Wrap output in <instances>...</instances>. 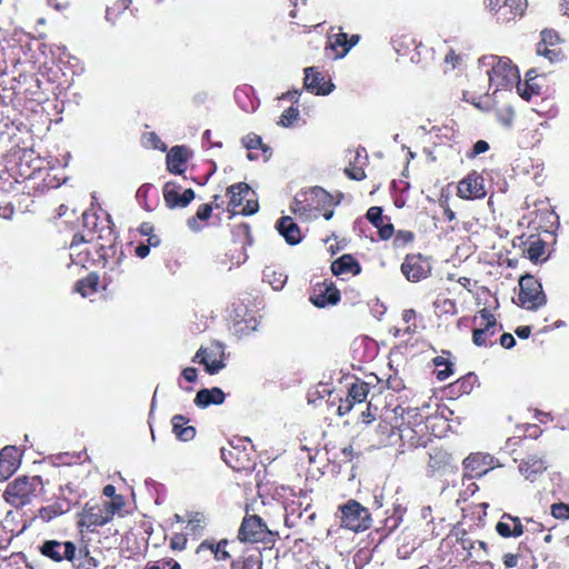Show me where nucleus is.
<instances>
[{
    "mask_svg": "<svg viewBox=\"0 0 569 569\" xmlns=\"http://www.w3.org/2000/svg\"><path fill=\"white\" fill-rule=\"evenodd\" d=\"M228 194L230 196L229 210L233 213L237 212L239 207H241L240 212L244 216L253 214L258 211L259 204L257 199L253 198L254 192L247 183L239 182L230 186Z\"/></svg>",
    "mask_w": 569,
    "mask_h": 569,
    "instance_id": "1",
    "label": "nucleus"
},
{
    "mask_svg": "<svg viewBox=\"0 0 569 569\" xmlns=\"http://www.w3.org/2000/svg\"><path fill=\"white\" fill-rule=\"evenodd\" d=\"M341 525L355 532L363 531L370 527L371 518L367 508L356 500H349L341 508Z\"/></svg>",
    "mask_w": 569,
    "mask_h": 569,
    "instance_id": "2",
    "label": "nucleus"
},
{
    "mask_svg": "<svg viewBox=\"0 0 569 569\" xmlns=\"http://www.w3.org/2000/svg\"><path fill=\"white\" fill-rule=\"evenodd\" d=\"M487 7L500 23H508L522 17L527 0H487Z\"/></svg>",
    "mask_w": 569,
    "mask_h": 569,
    "instance_id": "3",
    "label": "nucleus"
},
{
    "mask_svg": "<svg viewBox=\"0 0 569 569\" xmlns=\"http://www.w3.org/2000/svg\"><path fill=\"white\" fill-rule=\"evenodd\" d=\"M519 300L526 309L533 310L545 305L546 297L541 284L531 276H525L519 281Z\"/></svg>",
    "mask_w": 569,
    "mask_h": 569,
    "instance_id": "4",
    "label": "nucleus"
},
{
    "mask_svg": "<svg viewBox=\"0 0 569 569\" xmlns=\"http://www.w3.org/2000/svg\"><path fill=\"white\" fill-rule=\"evenodd\" d=\"M39 551L56 562L62 560L74 562L77 559V547L71 541L46 540L39 546Z\"/></svg>",
    "mask_w": 569,
    "mask_h": 569,
    "instance_id": "5",
    "label": "nucleus"
},
{
    "mask_svg": "<svg viewBox=\"0 0 569 569\" xmlns=\"http://www.w3.org/2000/svg\"><path fill=\"white\" fill-rule=\"evenodd\" d=\"M359 34L349 36L342 31L330 34L328 36L326 44V54L332 59L343 58L350 49L359 42Z\"/></svg>",
    "mask_w": 569,
    "mask_h": 569,
    "instance_id": "6",
    "label": "nucleus"
},
{
    "mask_svg": "<svg viewBox=\"0 0 569 569\" xmlns=\"http://www.w3.org/2000/svg\"><path fill=\"white\" fill-rule=\"evenodd\" d=\"M37 480L27 477L19 478L9 483L6 490L7 500L16 506H23L29 502L30 497L36 491Z\"/></svg>",
    "mask_w": 569,
    "mask_h": 569,
    "instance_id": "7",
    "label": "nucleus"
},
{
    "mask_svg": "<svg viewBox=\"0 0 569 569\" xmlns=\"http://www.w3.org/2000/svg\"><path fill=\"white\" fill-rule=\"evenodd\" d=\"M270 533L267 525L256 515L244 517L238 533V538L243 542H258L266 539Z\"/></svg>",
    "mask_w": 569,
    "mask_h": 569,
    "instance_id": "8",
    "label": "nucleus"
},
{
    "mask_svg": "<svg viewBox=\"0 0 569 569\" xmlns=\"http://www.w3.org/2000/svg\"><path fill=\"white\" fill-rule=\"evenodd\" d=\"M473 321L478 328L473 330L472 341L477 346H483L487 339L496 333V318L488 309H482Z\"/></svg>",
    "mask_w": 569,
    "mask_h": 569,
    "instance_id": "9",
    "label": "nucleus"
},
{
    "mask_svg": "<svg viewBox=\"0 0 569 569\" xmlns=\"http://www.w3.org/2000/svg\"><path fill=\"white\" fill-rule=\"evenodd\" d=\"M180 191L181 187L176 182L169 181L163 186V199L169 209L186 208L194 199L192 189Z\"/></svg>",
    "mask_w": 569,
    "mask_h": 569,
    "instance_id": "10",
    "label": "nucleus"
},
{
    "mask_svg": "<svg viewBox=\"0 0 569 569\" xmlns=\"http://www.w3.org/2000/svg\"><path fill=\"white\" fill-rule=\"evenodd\" d=\"M109 521L108 512H104L101 503L99 501H90L84 505L80 512L78 525L91 528L104 526Z\"/></svg>",
    "mask_w": 569,
    "mask_h": 569,
    "instance_id": "11",
    "label": "nucleus"
},
{
    "mask_svg": "<svg viewBox=\"0 0 569 569\" xmlns=\"http://www.w3.org/2000/svg\"><path fill=\"white\" fill-rule=\"evenodd\" d=\"M485 179L477 172H472L458 183L457 193L462 199H480L486 196Z\"/></svg>",
    "mask_w": 569,
    "mask_h": 569,
    "instance_id": "12",
    "label": "nucleus"
},
{
    "mask_svg": "<svg viewBox=\"0 0 569 569\" xmlns=\"http://www.w3.org/2000/svg\"><path fill=\"white\" fill-rule=\"evenodd\" d=\"M429 271V264L421 256H407L401 264V272L411 282L427 278Z\"/></svg>",
    "mask_w": 569,
    "mask_h": 569,
    "instance_id": "13",
    "label": "nucleus"
},
{
    "mask_svg": "<svg viewBox=\"0 0 569 569\" xmlns=\"http://www.w3.org/2000/svg\"><path fill=\"white\" fill-rule=\"evenodd\" d=\"M465 470L470 478L481 477L493 469V457L486 453H471L463 460Z\"/></svg>",
    "mask_w": 569,
    "mask_h": 569,
    "instance_id": "14",
    "label": "nucleus"
},
{
    "mask_svg": "<svg viewBox=\"0 0 569 569\" xmlns=\"http://www.w3.org/2000/svg\"><path fill=\"white\" fill-rule=\"evenodd\" d=\"M529 74L525 73V79H521L520 73H511L512 80L516 82L517 92L525 100L539 94L541 89L539 76L529 77Z\"/></svg>",
    "mask_w": 569,
    "mask_h": 569,
    "instance_id": "15",
    "label": "nucleus"
},
{
    "mask_svg": "<svg viewBox=\"0 0 569 569\" xmlns=\"http://www.w3.org/2000/svg\"><path fill=\"white\" fill-rule=\"evenodd\" d=\"M305 87L315 94H329L335 84L329 73H305Z\"/></svg>",
    "mask_w": 569,
    "mask_h": 569,
    "instance_id": "16",
    "label": "nucleus"
},
{
    "mask_svg": "<svg viewBox=\"0 0 569 569\" xmlns=\"http://www.w3.org/2000/svg\"><path fill=\"white\" fill-rule=\"evenodd\" d=\"M479 68L483 71H519L508 57L486 54L479 59Z\"/></svg>",
    "mask_w": 569,
    "mask_h": 569,
    "instance_id": "17",
    "label": "nucleus"
},
{
    "mask_svg": "<svg viewBox=\"0 0 569 569\" xmlns=\"http://www.w3.org/2000/svg\"><path fill=\"white\" fill-rule=\"evenodd\" d=\"M19 466V453L16 447H6L0 451V480L8 479Z\"/></svg>",
    "mask_w": 569,
    "mask_h": 569,
    "instance_id": "18",
    "label": "nucleus"
},
{
    "mask_svg": "<svg viewBox=\"0 0 569 569\" xmlns=\"http://www.w3.org/2000/svg\"><path fill=\"white\" fill-rule=\"evenodd\" d=\"M547 469L546 461L537 456H530L519 465L520 473L529 481L533 482Z\"/></svg>",
    "mask_w": 569,
    "mask_h": 569,
    "instance_id": "19",
    "label": "nucleus"
},
{
    "mask_svg": "<svg viewBox=\"0 0 569 569\" xmlns=\"http://www.w3.org/2000/svg\"><path fill=\"white\" fill-rule=\"evenodd\" d=\"M189 158V150L183 146H176L167 154V166L170 172L181 174Z\"/></svg>",
    "mask_w": 569,
    "mask_h": 569,
    "instance_id": "20",
    "label": "nucleus"
},
{
    "mask_svg": "<svg viewBox=\"0 0 569 569\" xmlns=\"http://www.w3.org/2000/svg\"><path fill=\"white\" fill-rule=\"evenodd\" d=\"M277 229L289 244H297L301 241L300 229L292 218L288 216L282 217L277 223Z\"/></svg>",
    "mask_w": 569,
    "mask_h": 569,
    "instance_id": "21",
    "label": "nucleus"
},
{
    "mask_svg": "<svg viewBox=\"0 0 569 569\" xmlns=\"http://www.w3.org/2000/svg\"><path fill=\"white\" fill-rule=\"evenodd\" d=\"M224 401V393L220 388L201 389L198 391L194 403L200 408L210 405H221Z\"/></svg>",
    "mask_w": 569,
    "mask_h": 569,
    "instance_id": "22",
    "label": "nucleus"
},
{
    "mask_svg": "<svg viewBox=\"0 0 569 569\" xmlns=\"http://www.w3.org/2000/svg\"><path fill=\"white\" fill-rule=\"evenodd\" d=\"M172 431L178 439L182 441L192 440L196 437V428L192 426H186L188 419L182 415H176L172 417Z\"/></svg>",
    "mask_w": 569,
    "mask_h": 569,
    "instance_id": "23",
    "label": "nucleus"
},
{
    "mask_svg": "<svg viewBox=\"0 0 569 569\" xmlns=\"http://www.w3.org/2000/svg\"><path fill=\"white\" fill-rule=\"evenodd\" d=\"M331 271L336 276L343 273L357 274L360 272V266L350 254H343L332 262Z\"/></svg>",
    "mask_w": 569,
    "mask_h": 569,
    "instance_id": "24",
    "label": "nucleus"
},
{
    "mask_svg": "<svg viewBox=\"0 0 569 569\" xmlns=\"http://www.w3.org/2000/svg\"><path fill=\"white\" fill-rule=\"evenodd\" d=\"M340 300V292L331 286H323L319 289V293L311 297V301L317 307L327 305H336Z\"/></svg>",
    "mask_w": 569,
    "mask_h": 569,
    "instance_id": "25",
    "label": "nucleus"
},
{
    "mask_svg": "<svg viewBox=\"0 0 569 569\" xmlns=\"http://www.w3.org/2000/svg\"><path fill=\"white\" fill-rule=\"evenodd\" d=\"M196 359L206 367V371L210 375L219 372L224 367L221 360L212 359L204 349H199Z\"/></svg>",
    "mask_w": 569,
    "mask_h": 569,
    "instance_id": "26",
    "label": "nucleus"
},
{
    "mask_svg": "<svg viewBox=\"0 0 569 569\" xmlns=\"http://www.w3.org/2000/svg\"><path fill=\"white\" fill-rule=\"evenodd\" d=\"M537 53L547 58L551 63H561L567 59V56L560 44L557 47L546 46V50H543V48L537 47Z\"/></svg>",
    "mask_w": 569,
    "mask_h": 569,
    "instance_id": "27",
    "label": "nucleus"
},
{
    "mask_svg": "<svg viewBox=\"0 0 569 569\" xmlns=\"http://www.w3.org/2000/svg\"><path fill=\"white\" fill-rule=\"evenodd\" d=\"M127 9L131 10V3L129 0H117L112 3V6L107 8L106 18L111 23H116L120 14L123 13Z\"/></svg>",
    "mask_w": 569,
    "mask_h": 569,
    "instance_id": "28",
    "label": "nucleus"
},
{
    "mask_svg": "<svg viewBox=\"0 0 569 569\" xmlns=\"http://www.w3.org/2000/svg\"><path fill=\"white\" fill-rule=\"evenodd\" d=\"M104 509V512H108V517L112 520L113 516L122 510L124 507V499L122 496H117L111 500H101L99 501Z\"/></svg>",
    "mask_w": 569,
    "mask_h": 569,
    "instance_id": "29",
    "label": "nucleus"
},
{
    "mask_svg": "<svg viewBox=\"0 0 569 569\" xmlns=\"http://www.w3.org/2000/svg\"><path fill=\"white\" fill-rule=\"evenodd\" d=\"M540 41L537 43V47L543 48L546 50V46L548 47H557L561 43V38L559 33L551 29H545L540 33Z\"/></svg>",
    "mask_w": 569,
    "mask_h": 569,
    "instance_id": "30",
    "label": "nucleus"
},
{
    "mask_svg": "<svg viewBox=\"0 0 569 569\" xmlns=\"http://www.w3.org/2000/svg\"><path fill=\"white\" fill-rule=\"evenodd\" d=\"M76 291L79 292L83 298L90 296V293L97 291V277L89 276L86 279L79 280L76 284Z\"/></svg>",
    "mask_w": 569,
    "mask_h": 569,
    "instance_id": "31",
    "label": "nucleus"
},
{
    "mask_svg": "<svg viewBox=\"0 0 569 569\" xmlns=\"http://www.w3.org/2000/svg\"><path fill=\"white\" fill-rule=\"evenodd\" d=\"M72 563L78 569H96L98 567V561L89 555L88 549H80L79 558Z\"/></svg>",
    "mask_w": 569,
    "mask_h": 569,
    "instance_id": "32",
    "label": "nucleus"
},
{
    "mask_svg": "<svg viewBox=\"0 0 569 569\" xmlns=\"http://www.w3.org/2000/svg\"><path fill=\"white\" fill-rule=\"evenodd\" d=\"M369 393V386L366 382L353 383L349 389V397L355 402H362Z\"/></svg>",
    "mask_w": 569,
    "mask_h": 569,
    "instance_id": "33",
    "label": "nucleus"
},
{
    "mask_svg": "<svg viewBox=\"0 0 569 569\" xmlns=\"http://www.w3.org/2000/svg\"><path fill=\"white\" fill-rule=\"evenodd\" d=\"M498 121L506 128H511L515 119V109L511 106H503L497 110Z\"/></svg>",
    "mask_w": 569,
    "mask_h": 569,
    "instance_id": "34",
    "label": "nucleus"
},
{
    "mask_svg": "<svg viewBox=\"0 0 569 569\" xmlns=\"http://www.w3.org/2000/svg\"><path fill=\"white\" fill-rule=\"evenodd\" d=\"M129 2L131 3V13L138 14L153 9L161 0H129Z\"/></svg>",
    "mask_w": 569,
    "mask_h": 569,
    "instance_id": "35",
    "label": "nucleus"
},
{
    "mask_svg": "<svg viewBox=\"0 0 569 569\" xmlns=\"http://www.w3.org/2000/svg\"><path fill=\"white\" fill-rule=\"evenodd\" d=\"M450 461V456L446 451L436 450L430 455L429 465L432 469H440L445 467Z\"/></svg>",
    "mask_w": 569,
    "mask_h": 569,
    "instance_id": "36",
    "label": "nucleus"
},
{
    "mask_svg": "<svg viewBox=\"0 0 569 569\" xmlns=\"http://www.w3.org/2000/svg\"><path fill=\"white\" fill-rule=\"evenodd\" d=\"M543 253L545 244L540 240L531 242L527 249L528 258L533 262L539 261Z\"/></svg>",
    "mask_w": 569,
    "mask_h": 569,
    "instance_id": "37",
    "label": "nucleus"
},
{
    "mask_svg": "<svg viewBox=\"0 0 569 569\" xmlns=\"http://www.w3.org/2000/svg\"><path fill=\"white\" fill-rule=\"evenodd\" d=\"M142 143L152 149H158L161 151L166 150V144L161 142L158 136L154 132H147L142 136Z\"/></svg>",
    "mask_w": 569,
    "mask_h": 569,
    "instance_id": "38",
    "label": "nucleus"
},
{
    "mask_svg": "<svg viewBox=\"0 0 569 569\" xmlns=\"http://www.w3.org/2000/svg\"><path fill=\"white\" fill-rule=\"evenodd\" d=\"M232 569H261V563L256 557H248L232 563Z\"/></svg>",
    "mask_w": 569,
    "mask_h": 569,
    "instance_id": "39",
    "label": "nucleus"
},
{
    "mask_svg": "<svg viewBox=\"0 0 569 569\" xmlns=\"http://www.w3.org/2000/svg\"><path fill=\"white\" fill-rule=\"evenodd\" d=\"M293 211L299 214L300 217H303L305 219H316L318 218L319 210L318 208H307L301 203V201H298L296 203V207L293 208Z\"/></svg>",
    "mask_w": 569,
    "mask_h": 569,
    "instance_id": "40",
    "label": "nucleus"
},
{
    "mask_svg": "<svg viewBox=\"0 0 569 569\" xmlns=\"http://www.w3.org/2000/svg\"><path fill=\"white\" fill-rule=\"evenodd\" d=\"M298 116V109L290 107L282 112L278 124L289 127L295 120H297Z\"/></svg>",
    "mask_w": 569,
    "mask_h": 569,
    "instance_id": "41",
    "label": "nucleus"
},
{
    "mask_svg": "<svg viewBox=\"0 0 569 569\" xmlns=\"http://www.w3.org/2000/svg\"><path fill=\"white\" fill-rule=\"evenodd\" d=\"M551 515L556 519L566 520L569 519V505L563 502L553 503L551 506Z\"/></svg>",
    "mask_w": 569,
    "mask_h": 569,
    "instance_id": "42",
    "label": "nucleus"
},
{
    "mask_svg": "<svg viewBox=\"0 0 569 569\" xmlns=\"http://www.w3.org/2000/svg\"><path fill=\"white\" fill-rule=\"evenodd\" d=\"M367 219L377 228L383 222L382 209L380 207H371L367 211Z\"/></svg>",
    "mask_w": 569,
    "mask_h": 569,
    "instance_id": "43",
    "label": "nucleus"
},
{
    "mask_svg": "<svg viewBox=\"0 0 569 569\" xmlns=\"http://www.w3.org/2000/svg\"><path fill=\"white\" fill-rule=\"evenodd\" d=\"M463 61V56L458 54L455 50L450 49L448 53L445 56V63L450 64L452 69L461 68Z\"/></svg>",
    "mask_w": 569,
    "mask_h": 569,
    "instance_id": "44",
    "label": "nucleus"
},
{
    "mask_svg": "<svg viewBox=\"0 0 569 569\" xmlns=\"http://www.w3.org/2000/svg\"><path fill=\"white\" fill-rule=\"evenodd\" d=\"M309 196L311 200H317L318 202H327L331 199L329 193L319 187L311 189Z\"/></svg>",
    "mask_w": 569,
    "mask_h": 569,
    "instance_id": "45",
    "label": "nucleus"
},
{
    "mask_svg": "<svg viewBox=\"0 0 569 569\" xmlns=\"http://www.w3.org/2000/svg\"><path fill=\"white\" fill-rule=\"evenodd\" d=\"M503 520H509L513 523L512 526V537H520L523 533V526L520 522V519L517 517H512L508 513L502 516Z\"/></svg>",
    "mask_w": 569,
    "mask_h": 569,
    "instance_id": "46",
    "label": "nucleus"
},
{
    "mask_svg": "<svg viewBox=\"0 0 569 569\" xmlns=\"http://www.w3.org/2000/svg\"><path fill=\"white\" fill-rule=\"evenodd\" d=\"M496 530L501 537H505V538L512 537L511 525L508 521L503 520L502 518H501V521H499L497 523Z\"/></svg>",
    "mask_w": 569,
    "mask_h": 569,
    "instance_id": "47",
    "label": "nucleus"
},
{
    "mask_svg": "<svg viewBox=\"0 0 569 569\" xmlns=\"http://www.w3.org/2000/svg\"><path fill=\"white\" fill-rule=\"evenodd\" d=\"M243 144L247 149H257L262 146V140L257 134H249L243 138Z\"/></svg>",
    "mask_w": 569,
    "mask_h": 569,
    "instance_id": "48",
    "label": "nucleus"
},
{
    "mask_svg": "<svg viewBox=\"0 0 569 569\" xmlns=\"http://www.w3.org/2000/svg\"><path fill=\"white\" fill-rule=\"evenodd\" d=\"M379 236L381 239L387 240L393 234V226L391 223L382 222L378 227Z\"/></svg>",
    "mask_w": 569,
    "mask_h": 569,
    "instance_id": "49",
    "label": "nucleus"
},
{
    "mask_svg": "<svg viewBox=\"0 0 569 569\" xmlns=\"http://www.w3.org/2000/svg\"><path fill=\"white\" fill-rule=\"evenodd\" d=\"M296 23H297V26H300L302 28H306V29L310 30L311 28H316V27L320 26L321 21L312 19V18L307 17L305 14L303 18L300 21L296 22Z\"/></svg>",
    "mask_w": 569,
    "mask_h": 569,
    "instance_id": "50",
    "label": "nucleus"
},
{
    "mask_svg": "<svg viewBox=\"0 0 569 569\" xmlns=\"http://www.w3.org/2000/svg\"><path fill=\"white\" fill-rule=\"evenodd\" d=\"M212 212V207L210 204H201L198 208L196 217L200 220H207Z\"/></svg>",
    "mask_w": 569,
    "mask_h": 569,
    "instance_id": "51",
    "label": "nucleus"
},
{
    "mask_svg": "<svg viewBox=\"0 0 569 569\" xmlns=\"http://www.w3.org/2000/svg\"><path fill=\"white\" fill-rule=\"evenodd\" d=\"M346 173L353 180H362L366 177L365 171L360 168H347Z\"/></svg>",
    "mask_w": 569,
    "mask_h": 569,
    "instance_id": "52",
    "label": "nucleus"
},
{
    "mask_svg": "<svg viewBox=\"0 0 569 569\" xmlns=\"http://www.w3.org/2000/svg\"><path fill=\"white\" fill-rule=\"evenodd\" d=\"M516 343V340L513 338L512 335L510 333H503L501 337H500V345L506 348V349H510L511 347H513Z\"/></svg>",
    "mask_w": 569,
    "mask_h": 569,
    "instance_id": "53",
    "label": "nucleus"
},
{
    "mask_svg": "<svg viewBox=\"0 0 569 569\" xmlns=\"http://www.w3.org/2000/svg\"><path fill=\"white\" fill-rule=\"evenodd\" d=\"M186 538L182 535H177L171 539V547L173 549L182 550L186 546Z\"/></svg>",
    "mask_w": 569,
    "mask_h": 569,
    "instance_id": "54",
    "label": "nucleus"
},
{
    "mask_svg": "<svg viewBox=\"0 0 569 569\" xmlns=\"http://www.w3.org/2000/svg\"><path fill=\"white\" fill-rule=\"evenodd\" d=\"M488 149H489L488 142H486L485 140H479L473 146L472 156H478L482 152H486Z\"/></svg>",
    "mask_w": 569,
    "mask_h": 569,
    "instance_id": "55",
    "label": "nucleus"
},
{
    "mask_svg": "<svg viewBox=\"0 0 569 569\" xmlns=\"http://www.w3.org/2000/svg\"><path fill=\"white\" fill-rule=\"evenodd\" d=\"M503 563L507 568H513L518 565V556L515 553H506L503 556Z\"/></svg>",
    "mask_w": 569,
    "mask_h": 569,
    "instance_id": "56",
    "label": "nucleus"
},
{
    "mask_svg": "<svg viewBox=\"0 0 569 569\" xmlns=\"http://www.w3.org/2000/svg\"><path fill=\"white\" fill-rule=\"evenodd\" d=\"M182 376L183 378L189 381V382H193L196 381L197 379V370L194 368H186L183 371H182Z\"/></svg>",
    "mask_w": 569,
    "mask_h": 569,
    "instance_id": "57",
    "label": "nucleus"
},
{
    "mask_svg": "<svg viewBox=\"0 0 569 569\" xmlns=\"http://www.w3.org/2000/svg\"><path fill=\"white\" fill-rule=\"evenodd\" d=\"M224 546H226V542L218 543L217 549L214 551L217 559H226L229 557V553L223 549Z\"/></svg>",
    "mask_w": 569,
    "mask_h": 569,
    "instance_id": "58",
    "label": "nucleus"
},
{
    "mask_svg": "<svg viewBox=\"0 0 569 569\" xmlns=\"http://www.w3.org/2000/svg\"><path fill=\"white\" fill-rule=\"evenodd\" d=\"M516 333L519 338L526 339L530 336L531 329H530V327H527V326L519 327V328H517Z\"/></svg>",
    "mask_w": 569,
    "mask_h": 569,
    "instance_id": "59",
    "label": "nucleus"
},
{
    "mask_svg": "<svg viewBox=\"0 0 569 569\" xmlns=\"http://www.w3.org/2000/svg\"><path fill=\"white\" fill-rule=\"evenodd\" d=\"M150 252V249L148 246H144V244H140L136 248V253L138 257L140 258H144L149 254Z\"/></svg>",
    "mask_w": 569,
    "mask_h": 569,
    "instance_id": "60",
    "label": "nucleus"
},
{
    "mask_svg": "<svg viewBox=\"0 0 569 569\" xmlns=\"http://www.w3.org/2000/svg\"><path fill=\"white\" fill-rule=\"evenodd\" d=\"M103 495L108 498H111L113 499L114 497H117L118 495H116V488L114 486L112 485H107L104 488H103Z\"/></svg>",
    "mask_w": 569,
    "mask_h": 569,
    "instance_id": "61",
    "label": "nucleus"
},
{
    "mask_svg": "<svg viewBox=\"0 0 569 569\" xmlns=\"http://www.w3.org/2000/svg\"><path fill=\"white\" fill-rule=\"evenodd\" d=\"M416 317V311L413 309H407L402 312V320L405 322H409Z\"/></svg>",
    "mask_w": 569,
    "mask_h": 569,
    "instance_id": "62",
    "label": "nucleus"
},
{
    "mask_svg": "<svg viewBox=\"0 0 569 569\" xmlns=\"http://www.w3.org/2000/svg\"><path fill=\"white\" fill-rule=\"evenodd\" d=\"M451 369L447 366L446 369L439 370L437 377L439 380H446L451 375Z\"/></svg>",
    "mask_w": 569,
    "mask_h": 569,
    "instance_id": "63",
    "label": "nucleus"
},
{
    "mask_svg": "<svg viewBox=\"0 0 569 569\" xmlns=\"http://www.w3.org/2000/svg\"><path fill=\"white\" fill-rule=\"evenodd\" d=\"M197 219V217H191L190 219H188V226L193 231L200 230V226L198 224Z\"/></svg>",
    "mask_w": 569,
    "mask_h": 569,
    "instance_id": "64",
    "label": "nucleus"
}]
</instances>
